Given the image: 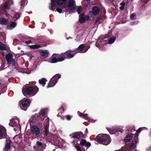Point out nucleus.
Returning a JSON list of instances; mask_svg holds the SVG:
<instances>
[{"label":"nucleus","mask_w":151,"mask_h":151,"mask_svg":"<svg viewBox=\"0 0 151 151\" xmlns=\"http://www.w3.org/2000/svg\"><path fill=\"white\" fill-rule=\"evenodd\" d=\"M44 125V128L45 129V135L46 136H47L50 134L52 137V138L50 139L53 141V143L55 145H58L59 147L63 146L62 145L63 142L61 139L58 138V137L56 135L50 134L49 129V120L48 118H47L45 119Z\"/></svg>","instance_id":"nucleus-1"},{"label":"nucleus","mask_w":151,"mask_h":151,"mask_svg":"<svg viewBox=\"0 0 151 151\" xmlns=\"http://www.w3.org/2000/svg\"><path fill=\"white\" fill-rule=\"evenodd\" d=\"M138 134H133L130 133L128 134L125 137L124 141L126 143L128 142H132L130 147L126 146L129 148L130 151L131 149H134L136 146V144L138 142Z\"/></svg>","instance_id":"nucleus-2"},{"label":"nucleus","mask_w":151,"mask_h":151,"mask_svg":"<svg viewBox=\"0 0 151 151\" xmlns=\"http://www.w3.org/2000/svg\"><path fill=\"white\" fill-rule=\"evenodd\" d=\"M38 91V87L36 86H24L22 88V92L25 96L27 94L30 96L35 95Z\"/></svg>","instance_id":"nucleus-3"},{"label":"nucleus","mask_w":151,"mask_h":151,"mask_svg":"<svg viewBox=\"0 0 151 151\" xmlns=\"http://www.w3.org/2000/svg\"><path fill=\"white\" fill-rule=\"evenodd\" d=\"M74 0H70L67 5H64L62 8L66 12H68L69 13H70L73 12L76 8L74 6Z\"/></svg>","instance_id":"nucleus-4"},{"label":"nucleus","mask_w":151,"mask_h":151,"mask_svg":"<svg viewBox=\"0 0 151 151\" xmlns=\"http://www.w3.org/2000/svg\"><path fill=\"white\" fill-rule=\"evenodd\" d=\"M6 59L7 61V63L9 64L8 67L9 68L13 70L15 69L17 70V68L15 65V62L13 58V56L12 54L9 53L6 55Z\"/></svg>","instance_id":"nucleus-5"},{"label":"nucleus","mask_w":151,"mask_h":151,"mask_svg":"<svg viewBox=\"0 0 151 151\" xmlns=\"http://www.w3.org/2000/svg\"><path fill=\"white\" fill-rule=\"evenodd\" d=\"M51 3L50 4L49 8L52 11L55 10L57 5H61L65 4L66 0H51Z\"/></svg>","instance_id":"nucleus-6"},{"label":"nucleus","mask_w":151,"mask_h":151,"mask_svg":"<svg viewBox=\"0 0 151 151\" xmlns=\"http://www.w3.org/2000/svg\"><path fill=\"white\" fill-rule=\"evenodd\" d=\"M61 77L60 75L57 74L53 76L51 79L50 81L47 86V88L54 86L57 82L58 79Z\"/></svg>","instance_id":"nucleus-7"},{"label":"nucleus","mask_w":151,"mask_h":151,"mask_svg":"<svg viewBox=\"0 0 151 151\" xmlns=\"http://www.w3.org/2000/svg\"><path fill=\"white\" fill-rule=\"evenodd\" d=\"M30 102V101L27 99L25 100H22L19 102V105L22 110L26 111L27 108L29 106Z\"/></svg>","instance_id":"nucleus-8"},{"label":"nucleus","mask_w":151,"mask_h":151,"mask_svg":"<svg viewBox=\"0 0 151 151\" xmlns=\"http://www.w3.org/2000/svg\"><path fill=\"white\" fill-rule=\"evenodd\" d=\"M48 111L47 108H44L41 109L39 112V116L40 117L41 121H42L46 117Z\"/></svg>","instance_id":"nucleus-9"},{"label":"nucleus","mask_w":151,"mask_h":151,"mask_svg":"<svg viewBox=\"0 0 151 151\" xmlns=\"http://www.w3.org/2000/svg\"><path fill=\"white\" fill-rule=\"evenodd\" d=\"M29 121L30 123H34L37 124L39 121H41L40 117L37 115H35L32 116L29 119Z\"/></svg>","instance_id":"nucleus-10"},{"label":"nucleus","mask_w":151,"mask_h":151,"mask_svg":"<svg viewBox=\"0 0 151 151\" xmlns=\"http://www.w3.org/2000/svg\"><path fill=\"white\" fill-rule=\"evenodd\" d=\"M31 131L33 136H37L40 133V129L35 125H34L31 128Z\"/></svg>","instance_id":"nucleus-11"},{"label":"nucleus","mask_w":151,"mask_h":151,"mask_svg":"<svg viewBox=\"0 0 151 151\" xmlns=\"http://www.w3.org/2000/svg\"><path fill=\"white\" fill-rule=\"evenodd\" d=\"M19 120L17 118H15L14 119H12L9 123V125L12 127H16V128L18 127L19 123Z\"/></svg>","instance_id":"nucleus-12"},{"label":"nucleus","mask_w":151,"mask_h":151,"mask_svg":"<svg viewBox=\"0 0 151 151\" xmlns=\"http://www.w3.org/2000/svg\"><path fill=\"white\" fill-rule=\"evenodd\" d=\"M65 58H66L65 55H60L59 56L58 58L55 57L52 58L50 62L51 63H54L58 62H61L64 60Z\"/></svg>","instance_id":"nucleus-13"},{"label":"nucleus","mask_w":151,"mask_h":151,"mask_svg":"<svg viewBox=\"0 0 151 151\" xmlns=\"http://www.w3.org/2000/svg\"><path fill=\"white\" fill-rule=\"evenodd\" d=\"M103 137V145H107L110 143L111 139L109 135L106 134H104Z\"/></svg>","instance_id":"nucleus-14"},{"label":"nucleus","mask_w":151,"mask_h":151,"mask_svg":"<svg viewBox=\"0 0 151 151\" xmlns=\"http://www.w3.org/2000/svg\"><path fill=\"white\" fill-rule=\"evenodd\" d=\"M6 136V129L2 126L0 125V139L5 138Z\"/></svg>","instance_id":"nucleus-15"},{"label":"nucleus","mask_w":151,"mask_h":151,"mask_svg":"<svg viewBox=\"0 0 151 151\" xmlns=\"http://www.w3.org/2000/svg\"><path fill=\"white\" fill-rule=\"evenodd\" d=\"M5 3L2 4L1 7L2 8H6L9 7L10 6L13 4V1L12 0H5Z\"/></svg>","instance_id":"nucleus-16"},{"label":"nucleus","mask_w":151,"mask_h":151,"mask_svg":"<svg viewBox=\"0 0 151 151\" xmlns=\"http://www.w3.org/2000/svg\"><path fill=\"white\" fill-rule=\"evenodd\" d=\"M80 143L81 145L83 146H85L87 147L86 149L91 145V144L89 142H87L85 139H82L80 142Z\"/></svg>","instance_id":"nucleus-17"},{"label":"nucleus","mask_w":151,"mask_h":151,"mask_svg":"<svg viewBox=\"0 0 151 151\" xmlns=\"http://www.w3.org/2000/svg\"><path fill=\"white\" fill-rule=\"evenodd\" d=\"M104 134H99L95 138V140L98 142H101L103 144Z\"/></svg>","instance_id":"nucleus-18"},{"label":"nucleus","mask_w":151,"mask_h":151,"mask_svg":"<svg viewBox=\"0 0 151 151\" xmlns=\"http://www.w3.org/2000/svg\"><path fill=\"white\" fill-rule=\"evenodd\" d=\"M109 37L108 36L105 35L103 36H100L99 38V40H98L97 42H96V46L98 47H99L100 46V45L99 44V43H101L102 42L100 41V40H102L104 39H106L107 38Z\"/></svg>","instance_id":"nucleus-19"},{"label":"nucleus","mask_w":151,"mask_h":151,"mask_svg":"<svg viewBox=\"0 0 151 151\" xmlns=\"http://www.w3.org/2000/svg\"><path fill=\"white\" fill-rule=\"evenodd\" d=\"M48 54L49 52L48 51L46 50L42 51L40 52V55L42 58H45L47 57Z\"/></svg>","instance_id":"nucleus-20"},{"label":"nucleus","mask_w":151,"mask_h":151,"mask_svg":"<svg viewBox=\"0 0 151 151\" xmlns=\"http://www.w3.org/2000/svg\"><path fill=\"white\" fill-rule=\"evenodd\" d=\"M82 135L81 134L76 132L70 134V136L73 138L79 139Z\"/></svg>","instance_id":"nucleus-21"},{"label":"nucleus","mask_w":151,"mask_h":151,"mask_svg":"<svg viewBox=\"0 0 151 151\" xmlns=\"http://www.w3.org/2000/svg\"><path fill=\"white\" fill-rule=\"evenodd\" d=\"M84 48L85 45L84 44H82L80 45L76 50L77 51V52L84 53L83 52L85 49Z\"/></svg>","instance_id":"nucleus-22"},{"label":"nucleus","mask_w":151,"mask_h":151,"mask_svg":"<svg viewBox=\"0 0 151 151\" xmlns=\"http://www.w3.org/2000/svg\"><path fill=\"white\" fill-rule=\"evenodd\" d=\"M100 9L96 6H94L93 8L92 13L94 15H96L99 14L100 12Z\"/></svg>","instance_id":"nucleus-23"},{"label":"nucleus","mask_w":151,"mask_h":151,"mask_svg":"<svg viewBox=\"0 0 151 151\" xmlns=\"http://www.w3.org/2000/svg\"><path fill=\"white\" fill-rule=\"evenodd\" d=\"M118 37V35L117 34H116L115 35V36L113 37H111L110 38L109 40L108 43L110 44H112L115 40L116 38L117 37Z\"/></svg>","instance_id":"nucleus-24"},{"label":"nucleus","mask_w":151,"mask_h":151,"mask_svg":"<svg viewBox=\"0 0 151 151\" xmlns=\"http://www.w3.org/2000/svg\"><path fill=\"white\" fill-rule=\"evenodd\" d=\"M76 52L75 53H68L67 52V53L65 54V57L66 58H73L75 54L76 53Z\"/></svg>","instance_id":"nucleus-25"},{"label":"nucleus","mask_w":151,"mask_h":151,"mask_svg":"<svg viewBox=\"0 0 151 151\" xmlns=\"http://www.w3.org/2000/svg\"><path fill=\"white\" fill-rule=\"evenodd\" d=\"M108 130L109 132L110 133L112 134H115L117 132H120L122 133L123 131V130L122 129L119 130V129H117L115 130L112 129H108Z\"/></svg>","instance_id":"nucleus-26"},{"label":"nucleus","mask_w":151,"mask_h":151,"mask_svg":"<svg viewBox=\"0 0 151 151\" xmlns=\"http://www.w3.org/2000/svg\"><path fill=\"white\" fill-rule=\"evenodd\" d=\"M86 20L85 18L84 15L81 16L79 15V22L80 23H82L85 22Z\"/></svg>","instance_id":"nucleus-27"},{"label":"nucleus","mask_w":151,"mask_h":151,"mask_svg":"<svg viewBox=\"0 0 151 151\" xmlns=\"http://www.w3.org/2000/svg\"><path fill=\"white\" fill-rule=\"evenodd\" d=\"M8 23V21L5 19L1 18L0 19V23L1 24L6 25Z\"/></svg>","instance_id":"nucleus-28"},{"label":"nucleus","mask_w":151,"mask_h":151,"mask_svg":"<svg viewBox=\"0 0 151 151\" xmlns=\"http://www.w3.org/2000/svg\"><path fill=\"white\" fill-rule=\"evenodd\" d=\"M42 45H35L30 46V47L32 49L38 48L42 46Z\"/></svg>","instance_id":"nucleus-29"},{"label":"nucleus","mask_w":151,"mask_h":151,"mask_svg":"<svg viewBox=\"0 0 151 151\" xmlns=\"http://www.w3.org/2000/svg\"><path fill=\"white\" fill-rule=\"evenodd\" d=\"M46 81L47 80H46V79L44 78L40 79L39 81V83L42 84L43 86H44L46 84Z\"/></svg>","instance_id":"nucleus-30"},{"label":"nucleus","mask_w":151,"mask_h":151,"mask_svg":"<svg viewBox=\"0 0 151 151\" xmlns=\"http://www.w3.org/2000/svg\"><path fill=\"white\" fill-rule=\"evenodd\" d=\"M80 116L83 117L86 120H88L89 119L88 115L87 114H83L82 113H80L79 114Z\"/></svg>","instance_id":"nucleus-31"},{"label":"nucleus","mask_w":151,"mask_h":151,"mask_svg":"<svg viewBox=\"0 0 151 151\" xmlns=\"http://www.w3.org/2000/svg\"><path fill=\"white\" fill-rule=\"evenodd\" d=\"M75 147H76L77 151H86L85 149H83V147L82 148L80 147L78 144H76Z\"/></svg>","instance_id":"nucleus-32"},{"label":"nucleus","mask_w":151,"mask_h":151,"mask_svg":"<svg viewBox=\"0 0 151 151\" xmlns=\"http://www.w3.org/2000/svg\"><path fill=\"white\" fill-rule=\"evenodd\" d=\"M27 3V0H21L20 3V5L21 7H23L24 6L26 5Z\"/></svg>","instance_id":"nucleus-33"},{"label":"nucleus","mask_w":151,"mask_h":151,"mask_svg":"<svg viewBox=\"0 0 151 151\" xmlns=\"http://www.w3.org/2000/svg\"><path fill=\"white\" fill-rule=\"evenodd\" d=\"M6 142V143L5 145V149H9L10 147L11 141L10 140H7Z\"/></svg>","instance_id":"nucleus-34"},{"label":"nucleus","mask_w":151,"mask_h":151,"mask_svg":"<svg viewBox=\"0 0 151 151\" xmlns=\"http://www.w3.org/2000/svg\"><path fill=\"white\" fill-rule=\"evenodd\" d=\"M6 47L4 44L0 42V50H6Z\"/></svg>","instance_id":"nucleus-35"},{"label":"nucleus","mask_w":151,"mask_h":151,"mask_svg":"<svg viewBox=\"0 0 151 151\" xmlns=\"http://www.w3.org/2000/svg\"><path fill=\"white\" fill-rule=\"evenodd\" d=\"M17 25V23L16 22H12L9 25V27L11 29H12L15 27Z\"/></svg>","instance_id":"nucleus-36"},{"label":"nucleus","mask_w":151,"mask_h":151,"mask_svg":"<svg viewBox=\"0 0 151 151\" xmlns=\"http://www.w3.org/2000/svg\"><path fill=\"white\" fill-rule=\"evenodd\" d=\"M20 17V15L18 14L15 13V14L13 17V20L15 21L17 20Z\"/></svg>","instance_id":"nucleus-37"},{"label":"nucleus","mask_w":151,"mask_h":151,"mask_svg":"<svg viewBox=\"0 0 151 151\" xmlns=\"http://www.w3.org/2000/svg\"><path fill=\"white\" fill-rule=\"evenodd\" d=\"M136 15L134 14H132L130 15V19L132 20H134L136 19Z\"/></svg>","instance_id":"nucleus-38"},{"label":"nucleus","mask_w":151,"mask_h":151,"mask_svg":"<svg viewBox=\"0 0 151 151\" xmlns=\"http://www.w3.org/2000/svg\"><path fill=\"white\" fill-rule=\"evenodd\" d=\"M82 9V8L81 6H80L78 7L77 9V12L78 14H80Z\"/></svg>","instance_id":"nucleus-39"},{"label":"nucleus","mask_w":151,"mask_h":151,"mask_svg":"<svg viewBox=\"0 0 151 151\" xmlns=\"http://www.w3.org/2000/svg\"><path fill=\"white\" fill-rule=\"evenodd\" d=\"M36 144L38 147H41L42 145V143L39 141H37L36 142Z\"/></svg>","instance_id":"nucleus-40"},{"label":"nucleus","mask_w":151,"mask_h":151,"mask_svg":"<svg viewBox=\"0 0 151 151\" xmlns=\"http://www.w3.org/2000/svg\"><path fill=\"white\" fill-rule=\"evenodd\" d=\"M56 11H57L59 13H61L62 12V10L61 8H58L56 9Z\"/></svg>","instance_id":"nucleus-41"},{"label":"nucleus","mask_w":151,"mask_h":151,"mask_svg":"<svg viewBox=\"0 0 151 151\" xmlns=\"http://www.w3.org/2000/svg\"><path fill=\"white\" fill-rule=\"evenodd\" d=\"M84 17L86 20H88L90 19L89 15L88 14L86 16H84Z\"/></svg>","instance_id":"nucleus-42"},{"label":"nucleus","mask_w":151,"mask_h":151,"mask_svg":"<svg viewBox=\"0 0 151 151\" xmlns=\"http://www.w3.org/2000/svg\"><path fill=\"white\" fill-rule=\"evenodd\" d=\"M142 129V128H139L138 130L136 131V133L137 134H139Z\"/></svg>","instance_id":"nucleus-43"},{"label":"nucleus","mask_w":151,"mask_h":151,"mask_svg":"<svg viewBox=\"0 0 151 151\" xmlns=\"http://www.w3.org/2000/svg\"><path fill=\"white\" fill-rule=\"evenodd\" d=\"M90 48V47L89 46H88L84 49V51L83 52H86Z\"/></svg>","instance_id":"nucleus-44"},{"label":"nucleus","mask_w":151,"mask_h":151,"mask_svg":"<svg viewBox=\"0 0 151 151\" xmlns=\"http://www.w3.org/2000/svg\"><path fill=\"white\" fill-rule=\"evenodd\" d=\"M1 66L0 67V71L3 70L4 69V65H3V64L1 62Z\"/></svg>","instance_id":"nucleus-45"},{"label":"nucleus","mask_w":151,"mask_h":151,"mask_svg":"<svg viewBox=\"0 0 151 151\" xmlns=\"http://www.w3.org/2000/svg\"><path fill=\"white\" fill-rule=\"evenodd\" d=\"M67 119L68 120H70L71 119V117L69 115H68L66 116Z\"/></svg>","instance_id":"nucleus-46"},{"label":"nucleus","mask_w":151,"mask_h":151,"mask_svg":"<svg viewBox=\"0 0 151 151\" xmlns=\"http://www.w3.org/2000/svg\"><path fill=\"white\" fill-rule=\"evenodd\" d=\"M138 22V21L134 22H131L130 24L131 25H134L137 24Z\"/></svg>","instance_id":"nucleus-47"},{"label":"nucleus","mask_w":151,"mask_h":151,"mask_svg":"<svg viewBox=\"0 0 151 151\" xmlns=\"http://www.w3.org/2000/svg\"><path fill=\"white\" fill-rule=\"evenodd\" d=\"M27 55L28 57H29L31 58H32V55L31 54L27 53Z\"/></svg>","instance_id":"nucleus-48"},{"label":"nucleus","mask_w":151,"mask_h":151,"mask_svg":"<svg viewBox=\"0 0 151 151\" xmlns=\"http://www.w3.org/2000/svg\"><path fill=\"white\" fill-rule=\"evenodd\" d=\"M25 43L27 44H29L32 43V42L30 40H29L28 41L25 42Z\"/></svg>","instance_id":"nucleus-49"},{"label":"nucleus","mask_w":151,"mask_h":151,"mask_svg":"<svg viewBox=\"0 0 151 151\" xmlns=\"http://www.w3.org/2000/svg\"><path fill=\"white\" fill-rule=\"evenodd\" d=\"M18 136H16L14 137V140L15 142H18V141H16V139H17V138H18Z\"/></svg>","instance_id":"nucleus-50"},{"label":"nucleus","mask_w":151,"mask_h":151,"mask_svg":"<svg viewBox=\"0 0 151 151\" xmlns=\"http://www.w3.org/2000/svg\"><path fill=\"white\" fill-rule=\"evenodd\" d=\"M101 19V18H99L98 19H96V21H95V23H97L98 22H99V20Z\"/></svg>","instance_id":"nucleus-51"},{"label":"nucleus","mask_w":151,"mask_h":151,"mask_svg":"<svg viewBox=\"0 0 151 151\" xmlns=\"http://www.w3.org/2000/svg\"><path fill=\"white\" fill-rule=\"evenodd\" d=\"M124 7L122 5L119 7L120 9L121 10H123L124 9Z\"/></svg>","instance_id":"nucleus-52"},{"label":"nucleus","mask_w":151,"mask_h":151,"mask_svg":"<svg viewBox=\"0 0 151 151\" xmlns=\"http://www.w3.org/2000/svg\"><path fill=\"white\" fill-rule=\"evenodd\" d=\"M142 0V1H143L145 2V3H147L148 1H149L150 0Z\"/></svg>","instance_id":"nucleus-53"},{"label":"nucleus","mask_w":151,"mask_h":151,"mask_svg":"<svg viewBox=\"0 0 151 151\" xmlns=\"http://www.w3.org/2000/svg\"><path fill=\"white\" fill-rule=\"evenodd\" d=\"M121 4L122 5V6L123 5L124 6L125 3L124 2H122L121 3Z\"/></svg>","instance_id":"nucleus-54"},{"label":"nucleus","mask_w":151,"mask_h":151,"mask_svg":"<svg viewBox=\"0 0 151 151\" xmlns=\"http://www.w3.org/2000/svg\"><path fill=\"white\" fill-rule=\"evenodd\" d=\"M0 53L2 54L3 56L4 55V52L3 51H0Z\"/></svg>","instance_id":"nucleus-55"},{"label":"nucleus","mask_w":151,"mask_h":151,"mask_svg":"<svg viewBox=\"0 0 151 151\" xmlns=\"http://www.w3.org/2000/svg\"><path fill=\"white\" fill-rule=\"evenodd\" d=\"M86 133L88 134V129L87 128H86L85 129Z\"/></svg>","instance_id":"nucleus-56"},{"label":"nucleus","mask_w":151,"mask_h":151,"mask_svg":"<svg viewBox=\"0 0 151 151\" xmlns=\"http://www.w3.org/2000/svg\"><path fill=\"white\" fill-rule=\"evenodd\" d=\"M135 131V130L134 129H133L132 130H131V132H134Z\"/></svg>","instance_id":"nucleus-57"},{"label":"nucleus","mask_w":151,"mask_h":151,"mask_svg":"<svg viewBox=\"0 0 151 151\" xmlns=\"http://www.w3.org/2000/svg\"><path fill=\"white\" fill-rule=\"evenodd\" d=\"M26 73L27 74H29V73H30V71H28Z\"/></svg>","instance_id":"nucleus-58"},{"label":"nucleus","mask_w":151,"mask_h":151,"mask_svg":"<svg viewBox=\"0 0 151 151\" xmlns=\"http://www.w3.org/2000/svg\"><path fill=\"white\" fill-rule=\"evenodd\" d=\"M30 39H31V40H34V41L35 40H33V37H30Z\"/></svg>","instance_id":"nucleus-59"},{"label":"nucleus","mask_w":151,"mask_h":151,"mask_svg":"<svg viewBox=\"0 0 151 151\" xmlns=\"http://www.w3.org/2000/svg\"><path fill=\"white\" fill-rule=\"evenodd\" d=\"M73 50H70L69 51V52H73Z\"/></svg>","instance_id":"nucleus-60"},{"label":"nucleus","mask_w":151,"mask_h":151,"mask_svg":"<svg viewBox=\"0 0 151 151\" xmlns=\"http://www.w3.org/2000/svg\"><path fill=\"white\" fill-rule=\"evenodd\" d=\"M14 129L15 131H16V130H17V129L15 128H14Z\"/></svg>","instance_id":"nucleus-61"},{"label":"nucleus","mask_w":151,"mask_h":151,"mask_svg":"<svg viewBox=\"0 0 151 151\" xmlns=\"http://www.w3.org/2000/svg\"><path fill=\"white\" fill-rule=\"evenodd\" d=\"M125 22H124V21H122V23H124Z\"/></svg>","instance_id":"nucleus-62"},{"label":"nucleus","mask_w":151,"mask_h":151,"mask_svg":"<svg viewBox=\"0 0 151 151\" xmlns=\"http://www.w3.org/2000/svg\"><path fill=\"white\" fill-rule=\"evenodd\" d=\"M61 109H63V111H64V110L63 109V108H61Z\"/></svg>","instance_id":"nucleus-63"},{"label":"nucleus","mask_w":151,"mask_h":151,"mask_svg":"<svg viewBox=\"0 0 151 151\" xmlns=\"http://www.w3.org/2000/svg\"><path fill=\"white\" fill-rule=\"evenodd\" d=\"M63 54H64V53H62L61 54V55H63Z\"/></svg>","instance_id":"nucleus-64"}]
</instances>
